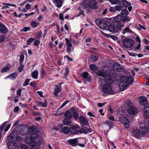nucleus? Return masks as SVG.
<instances>
[{
  "label": "nucleus",
  "instance_id": "obj_56",
  "mask_svg": "<svg viewBox=\"0 0 149 149\" xmlns=\"http://www.w3.org/2000/svg\"><path fill=\"white\" fill-rule=\"evenodd\" d=\"M5 38L3 35H0V43H1L4 41Z\"/></svg>",
  "mask_w": 149,
  "mask_h": 149
},
{
  "label": "nucleus",
  "instance_id": "obj_19",
  "mask_svg": "<svg viewBox=\"0 0 149 149\" xmlns=\"http://www.w3.org/2000/svg\"><path fill=\"white\" fill-rule=\"evenodd\" d=\"M89 8L92 9H95L98 7V4L97 1L95 0H91L89 1Z\"/></svg>",
  "mask_w": 149,
  "mask_h": 149
},
{
  "label": "nucleus",
  "instance_id": "obj_5",
  "mask_svg": "<svg viewBox=\"0 0 149 149\" xmlns=\"http://www.w3.org/2000/svg\"><path fill=\"white\" fill-rule=\"evenodd\" d=\"M11 133L8 138V142L7 146L9 149H19V146L17 144L14 142V137L11 135Z\"/></svg>",
  "mask_w": 149,
  "mask_h": 149
},
{
  "label": "nucleus",
  "instance_id": "obj_48",
  "mask_svg": "<svg viewBox=\"0 0 149 149\" xmlns=\"http://www.w3.org/2000/svg\"><path fill=\"white\" fill-rule=\"evenodd\" d=\"M86 129L84 128H81L79 131V132L81 133L86 134Z\"/></svg>",
  "mask_w": 149,
  "mask_h": 149
},
{
  "label": "nucleus",
  "instance_id": "obj_54",
  "mask_svg": "<svg viewBox=\"0 0 149 149\" xmlns=\"http://www.w3.org/2000/svg\"><path fill=\"white\" fill-rule=\"evenodd\" d=\"M41 76L43 77H45L46 74V72L45 71L43 68L41 70Z\"/></svg>",
  "mask_w": 149,
  "mask_h": 149
},
{
  "label": "nucleus",
  "instance_id": "obj_44",
  "mask_svg": "<svg viewBox=\"0 0 149 149\" xmlns=\"http://www.w3.org/2000/svg\"><path fill=\"white\" fill-rule=\"evenodd\" d=\"M10 69L8 66L6 67H3L1 70V72L2 73L4 72H7Z\"/></svg>",
  "mask_w": 149,
  "mask_h": 149
},
{
  "label": "nucleus",
  "instance_id": "obj_23",
  "mask_svg": "<svg viewBox=\"0 0 149 149\" xmlns=\"http://www.w3.org/2000/svg\"><path fill=\"white\" fill-rule=\"evenodd\" d=\"M107 73L106 71L104 70H98L96 73V74L97 75L105 78Z\"/></svg>",
  "mask_w": 149,
  "mask_h": 149
},
{
  "label": "nucleus",
  "instance_id": "obj_59",
  "mask_svg": "<svg viewBox=\"0 0 149 149\" xmlns=\"http://www.w3.org/2000/svg\"><path fill=\"white\" fill-rule=\"evenodd\" d=\"M109 10L111 12H115L116 11L115 6L111 7L109 9Z\"/></svg>",
  "mask_w": 149,
  "mask_h": 149
},
{
  "label": "nucleus",
  "instance_id": "obj_53",
  "mask_svg": "<svg viewBox=\"0 0 149 149\" xmlns=\"http://www.w3.org/2000/svg\"><path fill=\"white\" fill-rule=\"evenodd\" d=\"M69 102V101L68 100H66L60 106V107L59 109H61V108H62L63 107H64L67 104H68Z\"/></svg>",
  "mask_w": 149,
  "mask_h": 149
},
{
  "label": "nucleus",
  "instance_id": "obj_64",
  "mask_svg": "<svg viewBox=\"0 0 149 149\" xmlns=\"http://www.w3.org/2000/svg\"><path fill=\"white\" fill-rule=\"evenodd\" d=\"M25 8L27 9L28 10L30 9L31 7V5L29 3H27L26 4L25 6Z\"/></svg>",
  "mask_w": 149,
  "mask_h": 149
},
{
  "label": "nucleus",
  "instance_id": "obj_52",
  "mask_svg": "<svg viewBox=\"0 0 149 149\" xmlns=\"http://www.w3.org/2000/svg\"><path fill=\"white\" fill-rule=\"evenodd\" d=\"M97 68V67L96 65L93 64H91L90 66V69L92 70L94 69H96Z\"/></svg>",
  "mask_w": 149,
  "mask_h": 149
},
{
  "label": "nucleus",
  "instance_id": "obj_25",
  "mask_svg": "<svg viewBox=\"0 0 149 149\" xmlns=\"http://www.w3.org/2000/svg\"><path fill=\"white\" fill-rule=\"evenodd\" d=\"M61 131L64 134H67L70 132V129L69 127L65 126L62 128Z\"/></svg>",
  "mask_w": 149,
  "mask_h": 149
},
{
  "label": "nucleus",
  "instance_id": "obj_24",
  "mask_svg": "<svg viewBox=\"0 0 149 149\" xmlns=\"http://www.w3.org/2000/svg\"><path fill=\"white\" fill-rule=\"evenodd\" d=\"M122 33L124 35L126 33L133 34L134 32L132 31L129 27H127L123 30L121 31Z\"/></svg>",
  "mask_w": 149,
  "mask_h": 149
},
{
  "label": "nucleus",
  "instance_id": "obj_13",
  "mask_svg": "<svg viewBox=\"0 0 149 149\" xmlns=\"http://www.w3.org/2000/svg\"><path fill=\"white\" fill-rule=\"evenodd\" d=\"M61 83H59L58 85H56L55 86V88L53 92L54 95L56 96H57L58 93L60 92L62 90V87L61 85Z\"/></svg>",
  "mask_w": 149,
  "mask_h": 149
},
{
  "label": "nucleus",
  "instance_id": "obj_63",
  "mask_svg": "<svg viewBox=\"0 0 149 149\" xmlns=\"http://www.w3.org/2000/svg\"><path fill=\"white\" fill-rule=\"evenodd\" d=\"M86 129V134L92 132V130L91 128H88L85 127Z\"/></svg>",
  "mask_w": 149,
  "mask_h": 149
},
{
  "label": "nucleus",
  "instance_id": "obj_50",
  "mask_svg": "<svg viewBox=\"0 0 149 149\" xmlns=\"http://www.w3.org/2000/svg\"><path fill=\"white\" fill-rule=\"evenodd\" d=\"M123 7V6L121 5L115 6L116 11L122 10Z\"/></svg>",
  "mask_w": 149,
  "mask_h": 149
},
{
  "label": "nucleus",
  "instance_id": "obj_17",
  "mask_svg": "<svg viewBox=\"0 0 149 149\" xmlns=\"http://www.w3.org/2000/svg\"><path fill=\"white\" fill-rule=\"evenodd\" d=\"M8 31L6 27L0 21V33L3 34H5L8 32Z\"/></svg>",
  "mask_w": 149,
  "mask_h": 149
},
{
  "label": "nucleus",
  "instance_id": "obj_11",
  "mask_svg": "<svg viewBox=\"0 0 149 149\" xmlns=\"http://www.w3.org/2000/svg\"><path fill=\"white\" fill-rule=\"evenodd\" d=\"M70 132L72 135L76 134L79 132V128L77 126L71 125L70 126Z\"/></svg>",
  "mask_w": 149,
  "mask_h": 149
},
{
  "label": "nucleus",
  "instance_id": "obj_46",
  "mask_svg": "<svg viewBox=\"0 0 149 149\" xmlns=\"http://www.w3.org/2000/svg\"><path fill=\"white\" fill-rule=\"evenodd\" d=\"M30 81V79H26L25 80L24 83L23 84V86H27L29 84Z\"/></svg>",
  "mask_w": 149,
  "mask_h": 149
},
{
  "label": "nucleus",
  "instance_id": "obj_15",
  "mask_svg": "<svg viewBox=\"0 0 149 149\" xmlns=\"http://www.w3.org/2000/svg\"><path fill=\"white\" fill-rule=\"evenodd\" d=\"M113 69L117 71H121L123 70V66L117 62H114L113 65Z\"/></svg>",
  "mask_w": 149,
  "mask_h": 149
},
{
  "label": "nucleus",
  "instance_id": "obj_32",
  "mask_svg": "<svg viewBox=\"0 0 149 149\" xmlns=\"http://www.w3.org/2000/svg\"><path fill=\"white\" fill-rule=\"evenodd\" d=\"M37 105L41 106L43 107H45L47 106V104L46 100L43 103L41 101H38L37 102Z\"/></svg>",
  "mask_w": 149,
  "mask_h": 149
},
{
  "label": "nucleus",
  "instance_id": "obj_43",
  "mask_svg": "<svg viewBox=\"0 0 149 149\" xmlns=\"http://www.w3.org/2000/svg\"><path fill=\"white\" fill-rule=\"evenodd\" d=\"M24 56L23 54V53L21 54L20 56L19 61V63H22L24 59Z\"/></svg>",
  "mask_w": 149,
  "mask_h": 149
},
{
  "label": "nucleus",
  "instance_id": "obj_60",
  "mask_svg": "<svg viewBox=\"0 0 149 149\" xmlns=\"http://www.w3.org/2000/svg\"><path fill=\"white\" fill-rule=\"evenodd\" d=\"M42 36V32L41 31H40L39 33H37L36 36V38H38L39 39Z\"/></svg>",
  "mask_w": 149,
  "mask_h": 149
},
{
  "label": "nucleus",
  "instance_id": "obj_26",
  "mask_svg": "<svg viewBox=\"0 0 149 149\" xmlns=\"http://www.w3.org/2000/svg\"><path fill=\"white\" fill-rule=\"evenodd\" d=\"M105 20L107 24V28L109 26L114 24L115 23L113 20L110 18H107Z\"/></svg>",
  "mask_w": 149,
  "mask_h": 149
},
{
  "label": "nucleus",
  "instance_id": "obj_51",
  "mask_svg": "<svg viewBox=\"0 0 149 149\" xmlns=\"http://www.w3.org/2000/svg\"><path fill=\"white\" fill-rule=\"evenodd\" d=\"M70 112L72 114L77 112V110L75 108V107H72L70 109Z\"/></svg>",
  "mask_w": 149,
  "mask_h": 149
},
{
  "label": "nucleus",
  "instance_id": "obj_14",
  "mask_svg": "<svg viewBox=\"0 0 149 149\" xmlns=\"http://www.w3.org/2000/svg\"><path fill=\"white\" fill-rule=\"evenodd\" d=\"M122 78L123 80L120 82L119 86L121 89L123 91L128 87L129 85L127 84L124 79L123 78V77Z\"/></svg>",
  "mask_w": 149,
  "mask_h": 149
},
{
  "label": "nucleus",
  "instance_id": "obj_4",
  "mask_svg": "<svg viewBox=\"0 0 149 149\" xmlns=\"http://www.w3.org/2000/svg\"><path fill=\"white\" fill-rule=\"evenodd\" d=\"M140 130L138 129H133L132 131L133 136L135 138L139 139L143 137L147 132V130L145 125L140 127Z\"/></svg>",
  "mask_w": 149,
  "mask_h": 149
},
{
  "label": "nucleus",
  "instance_id": "obj_34",
  "mask_svg": "<svg viewBox=\"0 0 149 149\" xmlns=\"http://www.w3.org/2000/svg\"><path fill=\"white\" fill-rule=\"evenodd\" d=\"M65 40L66 41V47H72V44L70 42L68 38H66L65 39Z\"/></svg>",
  "mask_w": 149,
  "mask_h": 149
},
{
  "label": "nucleus",
  "instance_id": "obj_39",
  "mask_svg": "<svg viewBox=\"0 0 149 149\" xmlns=\"http://www.w3.org/2000/svg\"><path fill=\"white\" fill-rule=\"evenodd\" d=\"M98 58V56L97 55H94L91 56L90 59L91 61L95 62L97 60Z\"/></svg>",
  "mask_w": 149,
  "mask_h": 149
},
{
  "label": "nucleus",
  "instance_id": "obj_61",
  "mask_svg": "<svg viewBox=\"0 0 149 149\" xmlns=\"http://www.w3.org/2000/svg\"><path fill=\"white\" fill-rule=\"evenodd\" d=\"M125 103L127 104V106L129 107L131 106V105L132 104V102L129 100L126 101Z\"/></svg>",
  "mask_w": 149,
  "mask_h": 149
},
{
  "label": "nucleus",
  "instance_id": "obj_18",
  "mask_svg": "<svg viewBox=\"0 0 149 149\" xmlns=\"http://www.w3.org/2000/svg\"><path fill=\"white\" fill-rule=\"evenodd\" d=\"M128 113L132 115H135L138 112L137 109L134 106H130L127 110Z\"/></svg>",
  "mask_w": 149,
  "mask_h": 149
},
{
  "label": "nucleus",
  "instance_id": "obj_8",
  "mask_svg": "<svg viewBox=\"0 0 149 149\" xmlns=\"http://www.w3.org/2000/svg\"><path fill=\"white\" fill-rule=\"evenodd\" d=\"M123 46L126 48H131L133 46L135 42L134 40L130 38H125L122 41Z\"/></svg>",
  "mask_w": 149,
  "mask_h": 149
},
{
  "label": "nucleus",
  "instance_id": "obj_30",
  "mask_svg": "<svg viewBox=\"0 0 149 149\" xmlns=\"http://www.w3.org/2000/svg\"><path fill=\"white\" fill-rule=\"evenodd\" d=\"M63 124L65 125L69 126L72 123V121L70 119L64 118L63 121Z\"/></svg>",
  "mask_w": 149,
  "mask_h": 149
},
{
  "label": "nucleus",
  "instance_id": "obj_3",
  "mask_svg": "<svg viewBox=\"0 0 149 149\" xmlns=\"http://www.w3.org/2000/svg\"><path fill=\"white\" fill-rule=\"evenodd\" d=\"M114 20L115 22L117 23L116 25H115V23L112 24L109 26L107 27V29L111 32L117 33L122 30V28L125 25L120 22H116L115 17Z\"/></svg>",
  "mask_w": 149,
  "mask_h": 149
},
{
  "label": "nucleus",
  "instance_id": "obj_41",
  "mask_svg": "<svg viewBox=\"0 0 149 149\" xmlns=\"http://www.w3.org/2000/svg\"><path fill=\"white\" fill-rule=\"evenodd\" d=\"M34 39L31 37L30 38L26 41V44L27 45H31V43L33 42L34 40Z\"/></svg>",
  "mask_w": 149,
  "mask_h": 149
},
{
  "label": "nucleus",
  "instance_id": "obj_27",
  "mask_svg": "<svg viewBox=\"0 0 149 149\" xmlns=\"http://www.w3.org/2000/svg\"><path fill=\"white\" fill-rule=\"evenodd\" d=\"M144 114L147 116H149V105L145 106L143 109Z\"/></svg>",
  "mask_w": 149,
  "mask_h": 149
},
{
  "label": "nucleus",
  "instance_id": "obj_62",
  "mask_svg": "<svg viewBox=\"0 0 149 149\" xmlns=\"http://www.w3.org/2000/svg\"><path fill=\"white\" fill-rule=\"evenodd\" d=\"M22 90L21 89L19 88L18 89L16 92L17 94L19 96H21V93L22 92Z\"/></svg>",
  "mask_w": 149,
  "mask_h": 149
},
{
  "label": "nucleus",
  "instance_id": "obj_33",
  "mask_svg": "<svg viewBox=\"0 0 149 149\" xmlns=\"http://www.w3.org/2000/svg\"><path fill=\"white\" fill-rule=\"evenodd\" d=\"M64 116L66 118H65L70 119L72 117V115L69 111H67L65 113Z\"/></svg>",
  "mask_w": 149,
  "mask_h": 149
},
{
  "label": "nucleus",
  "instance_id": "obj_57",
  "mask_svg": "<svg viewBox=\"0 0 149 149\" xmlns=\"http://www.w3.org/2000/svg\"><path fill=\"white\" fill-rule=\"evenodd\" d=\"M110 38L115 41L117 40L118 38L117 37L113 35H111Z\"/></svg>",
  "mask_w": 149,
  "mask_h": 149
},
{
  "label": "nucleus",
  "instance_id": "obj_10",
  "mask_svg": "<svg viewBox=\"0 0 149 149\" xmlns=\"http://www.w3.org/2000/svg\"><path fill=\"white\" fill-rule=\"evenodd\" d=\"M79 123L82 126L89 125L88 120L83 115H81L79 118Z\"/></svg>",
  "mask_w": 149,
  "mask_h": 149
},
{
  "label": "nucleus",
  "instance_id": "obj_58",
  "mask_svg": "<svg viewBox=\"0 0 149 149\" xmlns=\"http://www.w3.org/2000/svg\"><path fill=\"white\" fill-rule=\"evenodd\" d=\"M72 47H66V51L67 52H68V54H70L71 52H72Z\"/></svg>",
  "mask_w": 149,
  "mask_h": 149
},
{
  "label": "nucleus",
  "instance_id": "obj_9",
  "mask_svg": "<svg viewBox=\"0 0 149 149\" xmlns=\"http://www.w3.org/2000/svg\"><path fill=\"white\" fill-rule=\"evenodd\" d=\"M95 22L97 26L101 29H107L105 21L103 19L99 18L96 19Z\"/></svg>",
  "mask_w": 149,
  "mask_h": 149
},
{
  "label": "nucleus",
  "instance_id": "obj_42",
  "mask_svg": "<svg viewBox=\"0 0 149 149\" xmlns=\"http://www.w3.org/2000/svg\"><path fill=\"white\" fill-rule=\"evenodd\" d=\"M72 116L74 120H77L79 118V117L78 113L77 112L73 114Z\"/></svg>",
  "mask_w": 149,
  "mask_h": 149
},
{
  "label": "nucleus",
  "instance_id": "obj_22",
  "mask_svg": "<svg viewBox=\"0 0 149 149\" xmlns=\"http://www.w3.org/2000/svg\"><path fill=\"white\" fill-rule=\"evenodd\" d=\"M126 82L127 84H129L132 83L134 81L133 77L131 76H125L123 77Z\"/></svg>",
  "mask_w": 149,
  "mask_h": 149
},
{
  "label": "nucleus",
  "instance_id": "obj_6",
  "mask_svg": "<svg viewBox=\"0 0 149 149\" xmlns=\"http://www.w3.org/2000/svg\"><path fill=\"white\" fill-rule=\"evenodd\" d=\"M102 90L104 94L108 95L115 94L113 92L110 84L106 83L103 84Z\"/></svg>",
  "mask_w": 149,
  "mask_h": 149
},
{
  "label": "nucleus",
  "instance_id": "obj_49",
  "mask_svg": "<svg viewBox=\"0 0 149 149\" xmlns=\"http://www.w3.org/2000/svg\"><path fill=\"white\" fill-rule=\"evenodd\" d=\"M89 1L88 2H85L83 3V6H84V8H86L89 7Z\"/></svg>",
  "mask_w": 149,
  "mask_h": 149
},
{
  "label": "nucleus",
  "instance_id": "obj_28",
  "mask_svg": "<svg viewBox=\"0 0 149 149\" xmlns=\"http://www.w3.org/2000/svg\"><path fill=\"white\" fill-rule=\"evenodd\" d=\"M17 75L16 73L14 72L7 76L6 77V78H9L11 80H13L16 78Z\"/></svg>",
  "mask_w": 149,
  "mask_h": 149
},
{
  "label": "nucleus",
  "instance_id": "obj_31",
  "mask_svg": "<svg viewBox=\"0 0 149 149\" xmlns=\"http://www.w3.org/2000/svg\"><path fill=\"white\" fill-rule=\"evenodd\" d=\"M54 2L56 4L57 7L60 8L62 5V0H54Z\"/></svg>",
  "mask_w": 149,
  "mask_h": 149
},
{
  "label": "nucleus",
  "instance_id": "obj_38",
  "mask_svg": "<svg viewBox=\"0 0 149 149\" xmlns=\"http://www.w3.org/2000/svg\"><path fill=\"white\" fill-rule=\"evenodd\" d=\"M123 5L125 7H127L131 6V3L127 1L126 0H123Z\"/></svg>",
  "mask_w": 149,
  "mask_h": 149
},
{
  "label": "nucleus",
  "instance_id": "obj_37",
  "mask_svg": "<svg viewBox=\"0 0 149 149\" xmlns=\"http://www.w3.org/2000/svg\"><path fill=\"white\" fill-rule=\"evenodd\" d=\"M65 72L64 74V76L65 77V78H67V76L69 74V69L67 67H66L65 68Z\"/></svg>",
  "mask_w": 149,
  "mask_h": 149
},
{
  "label": "nucleus",
  "instance_id": "obj_2",
  "mask_svg": "<svg viewBox=\"0 0 149 149\" xmlns=\"http://www.w3.org/2000/svg\"><path fill=\"white\" fill-rule=\"evenodd\" d=\"M129 13L127 9L123 10L120 13L114 17L116 21L125 25L126 22L130 21L131 19L127 16Z\"/></svg>",
  "mask_w": 149,
  "mask_h": 149
},
{
  "label": "nucleus",
  "instance_id": "obj_16",
  "mask_svg": "<svg viewBox=\"0 0 149 149\" xmlns=\"http://www.w3.org/2000/svg\"><path fill=\"white\" fill-rule=\"evenodd\" d=\"M139 98V102L140 104L142 106H146L148 102L147 98L144 96H141Z\"/></svg>",
  "mask_w": 149,
  "mask_h": 149
},
{
  "label": "nucleus",
  "instance_id": "obj_47",
  "mask_svg": "<svg viewBox=\"0 0 149 149\" xmlns=\"http://www.w3.org/2000/svg\"><path fill=\"white\" fill-rule=\"evenodd\" d=\"M30 29H31L30 27H24L22 29H21L20 31L21 32H26L28 30H30Z\"/></svg>",
  "mask_w": 149,
  "mask_h": 149
},
{
  "label": "nucleus",
  "instance_id": "obj_20",
  "mask_svg": "<svg viewBox=\"0 0 149 149\" xmlns=\"http://www.w3.org/2000/svg\"><path fill=\"white\" fill-rule=\"evenodd\" d=\"M78 141V140L77 138L70 139L68 140V142L70 145L73 146H77Z\"/></svg>",
  "mask_w": 149,
  "mask_h": 149
},
{
  "label": "nucleus",
  "instance_id": "obj_21",
  "mask_svg": "<svg viewBox=\"0 0 149 149\" xmlns=\"http://www.w3.org/2000/svg\"><path fill=\"white\" fill-rule=\"evenodd\" d=\"M82 76L86 81L90 82L91 81V78L90 75L86 71L84 72L82 74Z\"/></svg>",
  "mask_w": 149,
  "mask_h": 149
},
{
  "label": "nucleus",
  "instance_id": "obj_35",
  "mask_svg": "<svg viewBox=\"0 0 149 149\" xmlns=\"http://www.w3.org/2000/svg\"><path fill=\"white\" fill-rule=\"evenodd\" d=\"M105 123L109 125V129H110L113 127V123L111 121L107 120L106 121Z\"/></svg>",
  "mask_w": 149,
  "mask_h": 149
},
{
  "label": "nucleus",
  "instance_id": "obj_12",
  "mask_svg": "<svg viewBox=\"0 0 149 149\" xmlns=\"http://www.w3.org/2000/svg\"><path fill=\"white\" fill-rule=\"evenodd\" d=\"M119 121L123 123L125 128H127L129 126V121L128 119L125 117H120Z\"/></svg>",
  "mask_w": 149,
  "mask_h": 149
},
{
  "label": "nucleus",
  "instance_id": "obj_36",
  "mask_svg": "<svg viewBox=\"0 0 149 149\" xmlns=\"http://www.w3.org/2000/svg\"><path fill=\"white\" fill-rule=\"evenodd\" d=\"M8 121H6L4 122L0 126V133H1L3 131V128L6 126V123H7Z\"/></svg>",
  "mask_w": 149,
  "mask_h": 149
},
{
  "label": "nucleus",
  "instance_id": "obj_1",
  "mask_svg": "<svg viewBox=\"0 0 149 149\" xmlns=\"http://www.w3.org/2000/svg\"><path fill=\"white\" fill-rule=\"evenodd\" d=\"M23 135H27L29 133L31 136L30 138L26 137L25 140L26 143L29 144H30L32 147H38L40 145V143L37 142L35 140L37 138L38 136L39 131L37 130L34 127H31L29 128L28 127L22 130Z\"/></svg>",
  "mask_w": 149,
  "mask_h": 149
},
{
  "label": "nucleus",
  "instance_id": "obj_40",
  "mask_svg": "<svg viewBox=\"0 0 149 149\" xmlns=\"http://www.w3.org/2000/svg\"><path fill=\"white\" fill-rule=\"evenodd\" d=\"M39 24V23L34 21H32L31 23V26L34 28L37 27Z\"/></svg>",
  "mask_w": 149,
  "mask_h": 149
},
{
  "label": "nucleus",
  "instance_id": "obj_45",
  "mask_svg": "<svg viewBox=\"0 0 149 149\" xmlns=\"http://www.w3.org/2000/svg\"><path fill=\"white\" fill-rule=\"evenodd\" d=\"M24 67L22 63H19V67L18 68L17 70L19 72H22V70L23 69Z\"/></svg>",
  "mask_w": 149,
  "mask_h": 149
},
{
  "label": "nucleus",
  "instance_id": "obj_7",
  "mask_svg": "<svg viewBox=\"0 0 149 149\" xmlns=\"http://www.w3.org/2000/svg\"><path fill=\"white\" fill-rule=\"evenodd\" d=\"M115 74L112 73L107 74L104 78L105 83L109 84H113L115 81Z\"/></svg>",
  "mask_w": 149,
  "mask_h": 149
},
{
  "label": "nucleus",
  "instance_id": "obj_55",
  "mask_svg": "<svg viewBox=\"0 0 149 149\" xmlns=\"http://www.w3.org/2000/svg\"><path fill=\"white\" fill-rule=\"evenodd\" d=\"M40 41L39 40H36L34 42V45L35 46H38L39 45V44L40 43Z\"/></svg>",
  "mask_w": 149,
  "mask_h": 149
},
{
  "label": "nucleus",
  "instance_id": "obj_29",
  "mask_svg": "<svg viewBox=\"0 0 149 149\" xmlns=\"http://www.w3.org/2000/svg\"><path fill=\"white\" fill-rule=\"evenodd\" d=\"M38 72L37 70H34L32 72L31 76L33 79H37L38 78Z\"/></svg>",
  "mask_w": 149,
  "mask_h": 149
}]
</instances>
